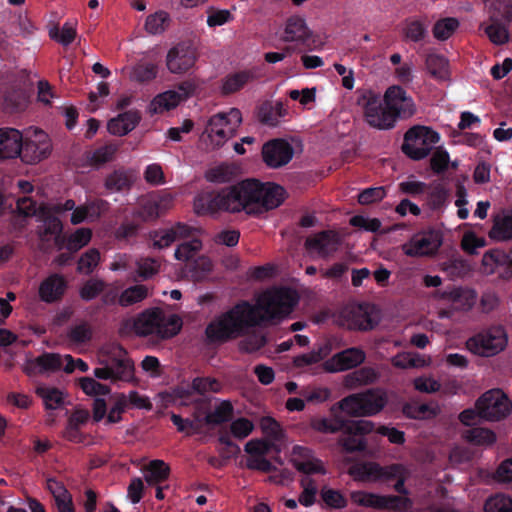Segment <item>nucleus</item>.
<instances>
[{"label":"nucleus","mask_w":512,"mask_h":512,"mask_svg":"<svg viewBox=\"0 0 512 512\" xmlns=\"http://www.w3.org/2000/svg\"><path fill=\"white\" fill-rule=\"evenodd\" d=\"M298 303V295L287 287H272L263 291L253 305L240 300L232 308L211 321L205 334L209 343H225L244 336L249 329L262 323L282 320Z\"/></svg>","instance_id":"1"},{"label":"nucleus","mask_w":512,"mask_h":512,"mask_svg":"<svg viewBox=\"0 0 512 512\" xmlns=\"http://www.w3.org/2000/svg\"><path fill=\"white\" fill-rule=\"evenodd\" d=\"M284 194L285 190L278 184L246 179L219 191L199 193L194 199V209L199 215L244 211L257 216L279 207L284 201Z\"/></svg>","instance_id":"2"},{"label":"nucleus","mask_w":512,"mask_h":512,"mask_svg":"<svg viewBox=\"0 0 512 512\" xmlns=\"http://www.w3.org/2000/svg\"><path fill=\"white\" fill-rule=\"evenodd\" d=\"M356 95L365 122L377 130H391L398 120H407L417 111L413 98L398 85L390 86L383 98L370 88L358 89Z\"/></svg>","instance_id":"3"},{"label":"nucleus","mask_w":512,"mask_h":512,"mask_svg":"<svg viewBox=\"0 0 512 512\" xmlns=\"http://www.w3.org/2000/svg\"><path fill=\"white\" fill-rule=\"evenodd\" d=\"M133 327L139 336L155 335L160 339H169L180 332L182 320L176 314L167 316L162 309L156 307L140 313L134 320Z\"/></svg>","instance_id":"4"},{"label":"nucleus","mask_w":512,"mask_h":512,"mask_svg":"<svg viewBox=\"0 0 512 512\" xmlns=\"http://www.w3.org/2000/svg\"><path fill=\"white\" fill-rule=\"evenodd\" d=\"M386 403V395L378 389L371 388L344 397L337 403V407L351 417H366L381 412Z\"/></svg>","instance_id":"5"},{"label":"nucleus","mask_w":512,"mask_h":512,"mask_svg":"<svg viewBox=\"0 0 512 512\" xmlns=\"http://www.w3.org/2000/svg\"><path fill=\"white\" fill-rule=\"evenodd\" d=\"M439 141L438 132L427 126L415 125L405 132L401 150L410 159L418 161L426 158Z\"/></svg>","instance_id":"6"},{"label":"nucleus","mask_w":512,"mask_h":512,"mask_svg":"<svg viewBox=\"0 0 512 512\" xmlns=\"http://www.w3.org/2000/svg\"><path fill=\"white\" fill-rule=\"evenodd\" d=\"M241 122L240 110L231 108L228 113L221 112L211 116L205 127L204 134L207 135L215 148H219L235 135Z\"/></svg>","instance_id":"7"},{"label":"nucleus","mask_w":512,"mask_h":512,"mask_svg":"<svg viewBox=\"0 0 512 512\" xmlns=\"http://www.w3.org/2000/svg\"><path fill=\"white\" fill-rule=\"evenodd\" d=\"M478 416L486 421L495 422L506 418L512 410V402L498 388L483 393L475 402Z\"/></svg>","instance_id":"8"},{"label":"nucleus","mask_w":512,"mask_h":512,"mask_svg":"<svg viewBox=\"0 0 512 512\" xmlns=\"http://www.w3.org/2000/svg\"><path fill=\"white\" fill-rule=\"evenodd\" d=\"M507 345V336L501 327H492L484 332L470 337L466 346L467 349L473 354L491 357L502 350Z\"/></svg>","instance_id":"9"},{"label":"nucleus","mask_w":512,"mask_h":512,"mask_svg":"<svg viewBox=\"0 0 512 512\" xmlns=\"http://www.w3.org/2000/svg\"><path fill=\"white\" fill-rule=\"evenodd\" d=\"M375 430V423L370 420H345V426L341 429L343 436L338 440L339 445L346 453L363 452L367 448L364 435Z\"/></svg>","instance_id":"10"},{"label":"nucleus","mask_w":512,"mask_h":512,"mask_svg":"<svg viewBox=\"0 0 512 512\" xmlns=\"http://www.w3.org/2000/svg\"><path fill=\"white\" fill-rule=\"evenodd\" d=\"M52 151L48 135L40 129H33L21 142V153L18 155L22 161L34 164L46 159Z\"/></svg>","instance_id":"11"},{"label":"nucleus","mask_w":512,"mask_h":512,"mask_svg":"<svg viewBox=\"0 0 512 512\" xmlns=\"http://www.w3.org/2000/svg\"><path fill=\"white\" fill-rule=\"evenodd\" d=\"M442 245V235L435 229H428L412 236L410 241L403 245L407 256H431L438 252Z\"/></svg>","instance_id":"12"},{"label":"nucleus","mask_w":512,"mask_h":512,"mask_svg":"<svg viewBox=\"0 0 512 512\" xmlns=\"http://www.w3.org/2000/svg\"><path fill=\"white\" fill-rule=\"evenodd\" d=\"M261 154L267 167L278 169L286 166L292 160L294 148L287 140L275 138L264 143Z\"/></svg>","instance_id":"13"},{"label":"nucleus","mask_w":512,"mask_h":512,"mask_svg":"<svg viewBox=\"0 0 512 512\" xmlns=\"http://www.w3.org/2000/svg\"><path fill=\"white\" fill-rule=\"evenodd\" d=\"M341 244L340 237L333 230H323L305 240V248L310 253H317L319 257L328 259L338 251Z\"/></svg>","instance_id":"14"},{"label":"nucleus","mask_w":512,"mask_h":512,"mask_svg":"<svg viewBox=\"0 0 512 512\" xmlns=\"http://www.w3.org/2000/svg\"><path fill=\"white\" fill-rule=\"evenodd\" d=\"M366 359L365 352L359 347H351L334 354L326 360L323 368L328 373H337L354 369Z\"/></svg>","instance_id":"15"},{"label":"nucleus","mask_w":512,"mask_h":512,"mask_svg":"<svg viewBox=\"0 0 512 512\" xmlns=\"http://www.w3.org/2000/svg\"><path fill=\"white\" fill-rule=\"evenodd\" d=\"M196 60L195 48L187 43H179L168 51L166 66L171 73L182 74L192 68Z\"/></svg>","instance_id":"16"},{"label":"nucleus","mask_w":512,"mask_h":512,"mask_svg":"<svg viewBox=\"0 0 512 512\" xmlns=\"http://www.w3.org/2000/svg\"><path fill=\"white\" fill-rule=\"evenodd\" d=\"M482 267L486 274L498 273L503 279L512 277V249L506 253L499 249H492L484 253Z\"/></svg>","instance_id":"17"},{"label":"nucleus","mask_w":512,"mask_h":512,"mask_svg":"<svg viewBox=\"0 0 512 512\" xmlns=\"http://www.w3.org/2000/svg\"><path fill=\"white\" fill-rule=\"evenodd\" d=\"M351 501L362 507H371L375 509L395 508L400 503L407 502V498L396 495H377L365 491H352L350 493Z\"/></svg>","instance_id":"18"},{"label":"nucleus","mask_w":512,"mask_h":512,"mask_svg":"<svg viewBox=\"0 0 512 512\" xmlns=\"http://www.w3.org/2000/svg\"><path fill=\"white\" fill-rule=\"evenodd\" d=\"M293 466L304 474H324L325 469L322 462L313 457L311 449L299 445L293 447Z\"/></svg>","instance_id":"19"},{"label":"nucleus","mask_w":512,"mask_h":512,"mask_svg":"<svg viewBox=\"0 0 512 512\" xmlns=\"http://www.w3.org/2000/svg\"><path fill=\"white\" fill-rule=\"evenodd\" d=\"M66 287V280L62 275L52 274L41 282L39 297L45 303L57 302L63 297Z\"/></svg>","instance_id":"20"},{"label":"nucleus","mask_w":512,"mask_h":512,"mask_svg":"<svg viewBox=\"0 0 512 512\" xmlns=\"http://www.w3.org/2000/svg\"><path fill=\"white\" fill-rule=\"evenodd\" d=\"M62 365L63 361L59 354L45 352L35 359L27 361L24 370L27 375L33 376L58 371Z\"/></svg>","instance_id":"21"},{"label":"nucleus","mask_w":512,"mask_h":512,"mask_svg":"<svg viewBox=\"0 0 512 512\" xmlns=\"http://www.w3.org/2000/svg\"><path fill=\"white\" fill-rule=\"evenodd\" d=\"M22 134L14 128H0V160L13 159L21 153Z\"/></svg>","instance_id":"22"},{"label":"nucleus","mask_w":512,"mask_h":512,"mask_svg":"<svg viewBox=\"0 0 512 512\" xmlns=\"http://www.w3.org/2000/svg\"><path fill=\"white\" fill-rule=\"evenodd\" d=\"M126 354L125 350L120 349V354L118 356L111 355L104 360L107 367L112 372L113 382L130 381L133 378L134 365Z\"/></svg>","instance_id":"23"},{"label":"nucleus","mask_w":512,"mask_h":512,"mask_svg":"<svg viewBox=\"0 0 512 512\" xmlns=\"http://www.w3.org/2000/svg\"><path fill=\"white\" fill-rule=\"evenodd\" d=\"M191 234V227L183 224L176 223L168 229H162L151 233L153 246L159 249L170 246L173 242L180 238H186Z\"/></svg>","instance_id":"24"},{"label":"nucleus","mask_w":512,"mask_h":512,"mask_svg":"<svg viewBox=\"0 0 512 512\" xmlns=\"http://www.w3.org/2000/svg\"><path fill=\"white\" fill-rule=\"evenodd\" d=\"M141 121V114L137 110H128L109 120L108 131L113 135L124 136L135 129Z\"/></svg>","instance_id":"25"},{"label":"nucleus","mask_w":512,"mask_h":512,"mask_svg":"<svg viewBox=\"0 0 512 512\" xmlns=\"http://www.w3.org/2000/svg\"><path fill=\"white\" fill-rule=\"evenodd\" d=\"M311 32L303 18L292 16L287 20L285 27L284 41L299 42L307 47L310 46Z\"/></svg>","instance_id":"26"},{"label":"nucleus","mask_w":512,"mask_h":512,"mask_svg":"<svg viewBox=\"0 0 512 512\" xmlns=\"http://www.w3.org/2000/svg\"><path fill=\"white\" fill-rule=\"evenodd\" d=\"M436 296L440 299L451 301L456 307H461L462 309H470L477 299V294L474 290L461 287L437 291Z\"/></svg>","instance_id":"27"},{"label":"nucleus","mask_w":512,"mask_h":512,"mask_svg":"<svg viewBox=\"0 0 512 512\" xmlns=\"http://www.w3.org/2000/svg\"><path fill=\"white\" fill-rule=\"evenodd\" d=\"M257 78L256 69L241 70L228 74L223 81L222 92L225 95L235 93Z\"/></svg>","instance_id":"28"},{"label":"nucleus","mask_w":512,"mask_h":512,"mask_svg":"<svg viewBox=\"0 0 512 512\" xmlns=\"http://www.w3.org/2000/svg\"><path fill=\"white\" fill-rule=\"evenodd\" d=\"M490 23L480 24V29L484 31L489 40L495 45H503L506 44L509 39V23L501 22L502 19L495 17L494 15L490 16Z\"/></svg>","instance_id":"29"},{"label":"nucleus","mask_w":512,"mask_h":512,"mask_svg":"<svg viewBox=\"0 0 512 512\" xmlns=\"http://www.w3.org/2000/svg\"><path fill=\"white\" fill-rule=\"evenodd\" d=\"M337 411H340L337 407V403L332 406L331 413L333 414V418H317L314 417L310 421V426L313 430L326 433V434H334L340 432L341 429L345 426V420L343 417L337 415Z\"/></svg>","instance_id":"30"},{"label":"nucleus","mask_w":512,"mask_h":512,"mask_svg":"<svg viewBox=\"0 0 512 512\" xmlns=\"http://www.w3.org/2000/svg\"><path fill=\"white\" fill-rule=\"evenodd\" d=\"M93 334L92 325L87 320L80 319L67 329L66 338L71 344L80 346L89 343Z\"/></svg>","instance_id":"31"},{"label":"nucleus","mask_w":512,"mask_h":512,"mask_svg":"<svg viewBox=\"0 0 512 512\" xmlns=\"http://www.w3.org/2000/svg\"><path fill=\"white\" fill-rule=\"evenodd\" d=\"M181 102V95L173 90L158 94L151 101L148 110L151 114H161L175 108Z\"/></svg>","instance_id":"32"},{"label":"nucleus","mask_w":512,"mask_h":512,"mask_svg":"<svg viewBox=\"0 0 512 512\" xmlns=\"http://www.w3.org/2000/svg\"><path fill=\"white\" fill-rule=\"evenodd\" d=\"M488 235L497 241L512 240V214L495 216Z\"/></svg>","instance_id":"33"},{"label":"nucleus","mask_w":512,"mask_h":512,"mask_svg":"<svg viewBox=\"0 0 512 512\" xmlns=\"http://www.w3.org/2000/svg\"><path fill=\"white\" fill-rule=\"evenodd\" d=\"M170 467L163 460H152L146 467L145 480L149 486L158 485L168 479Z\"/></svg>","instance_id":"34"},{"label":"nucleus","mask_w":512,"mask_h":512,"mask_svg":"<svg viewBox=\"0 0 512 512\" xmlns=\"http://www.w3.org/2000/svg\"><path fill=\"white\" fill-rule=\"evenodd\" d=\"M350 319V328L361 331H368L375 327L376 322L372 319L367 308L362 306L351 309L347 312Z\"/></svg>","instance_id":"35"},{"label":"nucleus","mask_w":512,"mask_h":512,"mask_svg":"<svg viewBox=\"0 0 512 512\" xmlns=\"http://www.w3.org/2000/svg\"><path fill=\"white\" fill-rule=\"evenodd\" d=\"M464 437L467 442L477 446H491L497 440L494 431L483 427H475L467 430Z\"/></svg>","instance_id":"36"},{"label":"nucleus","mask_w":512,"mask_h":512,"mask_svg":"<svg viewBox=\"0 0 512 512\" xmlns=\"http://www.w3.org/2000/svg\"><path fill=\"white\" fill-rule=\"evenodd\" d=\"M149 291L147 286L138 284L125 289L118 299V304L122 307H129L142 302L148 297Z\"/></svg>","instance_id":"37"},{"label":"nucleus","mask_w":512,"mask_h":512,"mask_svg":"<svg viewBox=\"0 0 512 512\" xmlns=\"http://www.w3.org/2000/svg\"><path fill=\"white\" fill-rule=\"evenodd\" d=\"M234 412L230 401L224 400L212 412L206 414L204 421L207 425H221L232 419Z\"/></svg>","instance_id":"38"},{"label":"nucleus","mask_w":512,"mask_h":512,"mask_svg":"<svg viewBox=\"0 0 512 512\" xmlns=\"http://www.w3.org/2000/svg\"><path fill=\"white\" fill-rule=\"evenodd\" d=\"M27 105V95L23 89L12 88L4 94L3 107L10 113L23 110Z\"/></svg>","instance_id":"39"},{"label":"nucleus","mask_w":512,"mask_h":512,"mask_svg":"<svg viewBox=\"0 0 512 512\" xmlns=\"http://www.w3.org/2000/svg\"><path fill=\"white\" fill-rule=\"evenodd\" d=\"M377 378L378 374L375 369L372 367H362L346 375L345 385L351 388L360 385H368L374 383Z\"/></svg>","instance_id":"40"},{"label":"nucleus","mask_w":512,"mask_h":512,"mask_svg":"<svg viewBox=\"0 0 512 512\" xmlns=\"http://www.w3.org/2000/svg\"><path fill=\"white\" fill-rule=\"evenodd\" d=\"M158 75V65L152 62H139L131 71L130 79L138 83H148Z\"/></svg>","instance_id":"41"},{"label":"nucleus","mask_w":512,"mask_h":512,"mask_svg":"<svg viewBox=\"0 0 512 512\" xmlns=\"http://www.w3.org/2000/svg\"><path fill=\"white\" fill-rule=\"evenodd\" d=\"M170 16L167 12L159 10L147 16L145 30L151 35L162 34L170 24Z\"/></svg>","instance_id":"42"},{"label":"nucleus","mask_w":512,"mask_h":512,"mask_svg":"<svg viewBox=\"0 0 512 512\" xmlns=\"http://www.w3.org/2000/svg\"><path fill=\"white\" fill-rule=\"evenodd\" d=\"M105 205L106 201L99 199L90 202L87 205L75 207L71 214L70 221L74 225L80 224L84 222L87 219V217L92 213H97V215H99L100 211L104 208Z\"/></svg>","instance_id":"43"},{"label":"nucleus","mask_w":512,"mask_h":512,"mask_svg":"<svg viewBox=\"0 0 512 512\" xmlns=\"http://www.w3.org/2000/svg\"><path fill=\"white\" fill-rule=\"evenodd\" d=\"M131 179L125 171L115 170L105 179V188L111 192H122L131 186Z\"/></svg>","instance_id":"44"},{"label":"nucleus","mask_w":512,"mask_h":512,"mask_svg":"<svg viewBox=\"0 0 512 512\" xmlns=\"http://www.w3.org/2000/svg\"><path fill=\"white\" fill-rule=\"evenodd\" d=\"M405 472L404 467L400 464H393L390 466L382 467L378 464H373L367 470L368 475H373L381 480H396L400 475Z\"/></svg>","instance_id":"45"},{"label":"nucleus","mask_w":512,"mask_h":512,"mask_svg":"<svg viewBox=\"0 0 512 512\" xmlns=\"http://www.w3.org/2000/svg\"><path fill=\"white\" fill-rule=\"evenodd\" d=\"M37 395L42 398L46 409H57L64 401L63 393L54 387H38Z\"/></svg>","instance_id":"46"},{"label":"nucleus","mask_w":512,"mask_h":512,"mask_svg":"<svg viewBox=\"0 0 512 512\" xmlns=\"http://www.w3.org/2000/svg\"><path fill=\"white\" fill-rule=\"evenodd\" d=\"M91 237L92 232L89 228H79L68 238H65L64 244L70 252H77L90 242Z\"/></svg>","instance_id":"47"},{"label":"nucleus","mask_w":512,"mask_h":512,"mask_svg":"<svg viewBox=\"0 0 512 512\" xmlns=\"http://www.w3.org/2000/svg\"><path fill=\"white\" fill-rule=\"evenodd\" d=\"M459 27V21L453 17L442 18L433 26V35L437 40H447Z\"/></svg>","instance_id":"48"},{"label":"nucleus","mask_w":512,"mask_h":512,"mask_svg":"<svg viewBox=\"0 0 512 512\" xmlns=\"http://www.w3.org/2000/svg\"><path fill=\"white\" fill-rule=\"evenodd\" d=\"M484 511L512 512V498L505 494H495L486 500Z\"/></svg>","instance_id":"49"},{"label":"nucleus","mask_w":512,"mask_h":512,"mask_svg":"<svg viewBox=\"0 0 512 512\" xmlns=\"http://www.w3.org/2000/svg\"><path fill=\"white\" fill-rule=\"evenodd\" d=\"M222 384L215 378L196 377L192 381V389L194 393L204 395L207 392H220Z\"/></svg>","instance_id":"50"},{"label":"nucleus","mask_w":512,"mask_h":512,"mask_svg":"<svg viewBox=\"0 0 512 512\" xmlns=\"http://www.w3.org/2000/svg\"><path fill=\"white\" fill-rule=\"evenodd\" d=\"M106 287L101 279H89L81 287L79 294L82 300L91 301L100 295Z\"/></svg>","instance_id":"51"},{"label":"nucleus","mask_w":512,"mask_h":512,"mask_svg":"<svg viewBox=\"0 0 512 512\" xmlns=\"http://www.w3.org/2000/svg\"><path fill=\"white\" fill-rule=\"evenodd\" d=\"M117 151H118L117 144L110 143V144L101 146L92 152V154L89 158L90 162L96 166L103 165V164L111 161Z\"/></svg>","instance_id":"52"},{"label":"nucleus","mask_w":512,"mask_h":512,"mask_svg":"<svg viewBox=\"0 0 512 512\" xmlns=\"http://www.w3.org/2000/svg\"><path fill=\"white\" fill-rule=\"evenodd\" d=\"M63 224L58 217L49 216L44 222V232L46 235L54 236L55 243L61 247L64 245L65 237L62 236Z\"/></svg>","instance_id":"53"},{"label":"nucleus","mask_w":512,"mask_h":512,"mask_svg":"<svg viewBox=\"0 0 512 512\" xmlns=\"http://www.w3.org/2000/svg\"><path fill=\"white\" fill-rule=\"evenodd\" d=\"M448 61L439 54H429L426 57V67L434 77L442 78L447 71Z\"/></svg>","instance_id":"54"},{"label":"nucleus","mask_w":512,"mask_h":512,"mask_svg":"<svg viewBox=\"0 0 512 512\" xmlns=\"http://www.w3.org/2000/svg\"><path fill=\"white\" fill-rule=\"evenodd\" d=\"M100 253L97 249L92 248L86 251L79 259L77 270L80 273L89 274L98 265Z\"/></svg>","instance_id":"55"},{"label":"nucleus","mask_w":512,"mask_h":512,"mask_svg":"<svg viewBox=\"0 0 512 512\" xmlns=\"http://www.w3.org/2000/svg\"><path fill=\"white\" fill-rule=\"evenodd\" d=\"M267 343L265 335L253 333L246 336L240 343L239 347L242 352L253 353L259 351Z\"/></svg>","instance_id":"56"},{"label":"nucleus","mask_w":512,"mask_h":512,"mask_svg":"<svg viewBox=\"0 0 512 512\" xmlns=\"http://www.w3.org/2000/svg\"><path fill=\"white\" fill-rule=\"evenodd\" d=\"M321 497L330 508L341 509L347 506V500L339 490L323 488L321 490Z\"/></svg>","instance_id":"57"},{"label":"nucleus","mask_w":512,"mask_h":512,"mask_svg":"<svg viewBox=\"0 0 512 512\" xmlns=\"http://www.w3.org/2000/svg\"><path fill=\"white\" fill-rule=\"evenodd\" d=\"M405 37L413 42H420L426 35V28L420 20L407 19L404 28Z\"/></svg>","instance_id":"58"},{"label":"nucleus","mask_w":512,"mask_h":512,"mask_svg":"<svg viewBox=\"0 0 512 512\" xmlns=\"http://www.w3.org/2000/svg\"><path fill=\"white\" fill-rule=\"evenodd\" d=\"M349 224L353 227L373 233L378 232L382 226V223L378 218H367L363 215H355L351 217Z\"/></svg>","instance_id":"59"},{"label":"nucleus","mask_w":512,"mask_h":512,"mask_svg":"<svg viewBox=\"0 0 512 512\" xmlns=\"http://www.w3.org/2000/svg\"><path fill=\"white\" fill-rule=\"evenodd\" d=\"M83 392L87 395L104 396L110 393L109 386L101 384L93 378L84 377L80 381Z\"/></svg>","instance_id":"60"},{"label":"nucleus","mask_w":512,"mask_h":512,"mask_svg":"<svg viewBox=\"0 0 512 512\" xmlns=\"http://www.w3.org/2000/svg\"><path fill=\"white\" fill-rule=\"evenodd\" d=\"M301 486L303 491L299 495L298 502L305 507H310L316 501L317 488L315 482L313 479H303L301 480Z\"/></svg>","instance_id":"61"},{"label":"nucleus","mask_w":512,"mask_h":512,"mask_svg":"<svg viewBox=\"0 0 512 512\" xmlns=\"http://www.w3.org/2000/svg\"><path fill=\"white\" fill-rule=\"evenodd\" d=\"M253 429V422L245 417L235 419L230 425L231 434L238 439L248 437L252 433Z\"/></svg>","instance_id":"62"},{"label":"nucleus","mask_w":512,"mask_h":512,"mask_svg":"<svg viewBox=\"0 0 512 512\" xmlns=\"http://www.w3.org/2000/svg\"><path fill=\"white\" fill-rule=\"evenodd\" d=\"M491 9L495 17L507 23L512 21V0H492Z\"/></svg>","instance_id":"63"},{"label":"nucleus","mask_w":512,"mask_h":512,"mask_svg":"<svg viewBox=\"0 0 512 512\" xmlns=\"http://www.w3.org/2000/svg\"><path fill=\"white\" fill-rule=\"evenodd\" d=\"M385 196L384 187H369L359 193L358 202L362 205H369L381 201Z\"/></svg>","instance_id":"64"}]
</instances>
